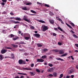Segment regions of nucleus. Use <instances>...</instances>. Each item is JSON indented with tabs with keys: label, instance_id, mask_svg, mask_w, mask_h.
Instances as JSON below:
<instances>
[{
	"label": "nucleus",
	"instance_id": "34",
	"mask_svg": "<svg viewBox=\"0 0 78 78\" xmlns=\"http://www.w3.org/2000/svg\"><path fill=\"white\" fill-rule=\"evenodd\" d=\"M73 36L75 38H78V37L77 36H76L75 34H73Z\"/></svg>",
	"mask_w": 78,
	"mask_h": 78
},
{
	"label": "nucleus",
	"instance_id": "6",
	"mask_svg": "<svg viewBox=\"0 0 78 78\" xmlns=\"http://www.w3.org/2000/svg\"><path fill=\"white\" fill-rule=\"evenodd\" d=\"M34 35L37 38L40 37V35L39 34H34Z\"/></svg>",
	"mask_w": 78,
	"mask_h": 78
},
{
	"label": "nucleus",
	"instance_id": "41",
	"mask_svg": "<svg viewBox=\"0 0 78 78\" xmlns=\"http://www.w3.org/2000/svg\"><path fill=\"white\" fill-rule=\"evenodd\" d=\"M2 14H3V15L6 14H7V12H5V11H4L2 13Z\"/></svg>",
	"mask_w": 78,
	"mask_h": 78
},
{
	"label": "nucleus",
	"instance_id": "12",
	"mask_svg": "<svg viewBox=\"0 0 78 78\" xmlns=\"http://www.w3.org/2000/svg\"><path fill=\"white\" fill-rule=\"evenodd\" d=\"M12 46L14 48H17L18 47V45H15L14 44H12Z\"/></svg>",
	"mask_w": 78,
	"mask_h": 78
},
{
	"label": "nucleus",
	"instance_id": "33",
	"mask_svg": "<svg viewBox=\"0 0 78 78\" xmlns=\"http://www.w3.org/2000/svg\"><path fill=\"white\" fill-rule=\"evenodd\" d=\"M27 2L26 1H23V3L25 5H27Z\"/></svg>",
	"mask_w": 78,
	"mask_h": 78
},
{
	"label": "nucleus",
	"instance_id": "63",
	"mask_svg": "<svg viewBox=\"0 0 78 78\" xmlns=\"http://www.w3.org/2000/svg\"><path fill=\"white\" fill-rule=\"evenodd\" d=\"M15 78H19V76H17L15 77Z\"/></svg>",
	"mask_w": 78,
	"mask_h": 78
},
{
	"label": "nucleus",
	"instance_id": "4",
	"mask_svg": "<svg viewBox=\"0 0 78 78\" xmlns=\"http://www.w3.org/2000/svg\"><path fill=\"white\" fill-rule=\"evenodd\" d=\"M26 35V34H23L24 37V38L25 40H28L29 39H30V37H26L25 36Z\"/></svg>",
	"mask_w": 78,
	"mask_h": 78
},
{
	"label": "nucleus",
	"instance_id": "54",
	"mask_svg": "<svg viewBox=\"0 0 78 78\" xmlns=\"http://www.w3.org/2000/svg\"><path fill=\"white\" fill-rule=\"evenodd\" d=\"M63 74H60V76L62 78V77H63Z\"/></svg>",
	"mask_w": 78,
	"mask_h": 78
},
{
	"label": "nucleus",
	"instance_id": "37",
	"mask_svg": "<svg viewBox=\"0 0 78 78\" xmlns=\"http://www.w3.org/2000/svg\"><path fill=\"white\" fill-rule=\"evenodd\" d=\"M44 6L45 7H49V5L48 4H45L44 5Z\"/></svg>",
	"mask_w": 78,
	"mask_h": 78
},
{
	"label": "nucleus",
	"instance_id": "58",
	"mask_svg": "<svg viewBox=\"0 0 78 78\" xmlns=\"http://www.w3.org/2000/svg\"><path fill=\"white\" fill-rule=\"evenodd\" d=\"M24 76H23V75H22L21 77H20V78H24Z\"/></svg>",
	"mask_w": 78,
	"mask_h": 78
},
{
	"label": "nucleus",
	"instance_id": "9",
	"mask_svg": "<svg viewBox=\"0 0 78 78\" xmlns=\"http://www.w3.org/2000/svg\"><path fill=\"white\" fill-rule=\"evenodd\" d=\"M4 58L3 57V55H2V54L0 55V60H2Z\"/></svg>",
	"mask_w": 78,
	"mask_h": 78
},
{
	"label": "nucleus",
	"instance_id": "61",
	"mask_svg": "<svg viewBox=\"0 0 78 78\" xmlns=\"http://www.w3.org/2000/svg\"><path fill=\"white\" fill-rule=\"evenodd\" d=\"M76 67V69H78V65H77Z\"/></svg>",
	"mask_w": 78,
	"mask_h": 78
},
{
	"label": "nucleus",
	"instance_id": "44",
	"mask_svg": "<svg viewBox=\"0 0 78 78\" xmlns=\"http://www.w3.org/2000/svg\"><path fill=\"white\" fill-rule=\"evenodd\" d=\"M58 44L59 45H62V43L60 42H58Z\"/></svg>",
	"mask_w": 78,
	"mask_h": 78
},
{
	"label": "nucleus",
	"instance_id": "48",
	"mask_svg": "<svg viewBox=\"0 0 78 78\" xmlns=\"http://www.w3.org/2000/svg\"><path fill=\"white\" fill-rule=\"evenodd\" d=\"M7 0H2V2H3L6 3V2Z\"/></svg>",
	"mask_w": 78,
	"mask_h": 78
},
{
	"label": "nucleus",
	"instance_id": "29",
	"mask_svg": "<svg viewBox=\"0 0 78 78\" xmlns=\"http://www.w3.org/2000/svg\"><path fill=\"white\" fill-rule=\"evenodd\" d=\"M19 39V37H16V38H13V41H16V40H17V39Z\"/></svg>",
	"mask_w": 78,
	"mask_h": 78
},
{
	"label": "nucleus",
	"instance_id": "50",
	"mask_svg": "<svg viewBox=\"0 0 78 78\" xmlns=\"http://www.w3.org/2000/svg\"><path fill=\"white\" fill-rule=\"evenodd\" d=\"M50 77H53V75L52 74H50L48 75Z\"/></svg>",
	"mask_w": 78,
	"mask_h": 78
},
{
	"label": "nucleus",
	"instance_id": "45",
	"mask_svg": "<svg viewBox=\"0 0 78 78\" xmlns=\"http://www.w3.org/2000/svg\"><path fill=\"white\" fill-rule=\"evenodd\" d=\"M36 71L38 73H40V70H38V69H36Z\"/></svg>",
	"mask_w": 78,
	"mask_h": 78
},
{
	"label": "nucleus",
	"instance_id": "60",
	"mask_svg": "<svg viewBox=\"0 0 78 78\" xmlns=\"http://www.w3.org/2000/svg\"><path fill=\"white\" fill-rule=\"evenodd\" d=\"M75 46H76V47H77V48H78V44H75Z\"/></svg>",
	"mask_w": 78,
	"mask_h": 78
},
{
	"label": "nucleus",
	"instance_id": "1",
	"mask_svg": "<svg viewBox=\"0 0 78 78\" xmlns=\"http://www.w3.org/2000/svg\"><path fill=\"white\" fill-rule=\"evenodd\" d=\"M48 29V26L44 25L43 27V31H46Z\"/></svg>",
	"mask_w": 78,
	"mask_h": 78
},
{
	"label": "nucleus",
	"instance_id": "32",
	"mask_svg": "<svg viewBox=\"0 0 78 78\" xmlns=\"http://www.w3.org/2000/svg\"><path fill=\"white\" fill-rule=\"evenodd\" d=\"M39 22L40 23H45V22L44 21H43V20H40L39 21Z\"/></svg>",
	"mask_w": 78,
	"mask_h": 78
},
{
	"label": "nucleus",
	"instance_id": "21",
	"mask_svg": "<svg viewBox=\"0 0 78 78\" xmlns=\"http://www.w3.org/2000/svg\"><path fill=\"white\" fill-rule=\"evenodd\" d=\"M56 59L58 60H60L61 61H64V59L60 58H57Z\"/></svg>",
	"mask_w": 78,
	"mask_h": 78
},
{
	"label": "nucleus",
	"instance_id": "23",
	"mask_svg": "<svg viewBox=\"0 0 78 78\" xmlns=\"http://www.w3.org/2000/svg\"><path fill=\"white\" fill-rule=\"evenodd\" d=\"M49 22L52 24H53L54 23V21L53 20H50Z\"/></svg>",
	"mask_w": 78,
	"mask_h": 78
},
{
	"label": "nucleus",
	"instance_id": "13",
	"mask_svg": "<svg viewBox=\"0 0 78 78\" xmlns=\"http://www.w3.org/2000/svg\"><path fill=\"white\" fill-rule=\"evenodd\" d=\"M22 68L24 70H32V69L31 68Z\"/></svg>",
	"mask_w": 78,
	"mask_h": 78
},
{
	"label": "nucleus",
	"instance_id": "11",
	"mask_svg": "<svg viewBox=\"0 0 78 78\" xmlns=\"http://www.w3.org/2000/svg\"><path fill=\"white\" fill-rule=\"evenodd\" d=\"M15 58V54H11V57H10V58L14 59Z\"/></svg>",
	"mask_w": 78,
	"mask_h": 78
},
{
	"label": "nucleus",
	"instance_id": "51",
	"mask_svg": "<svg viewBox=\"0 0 78 78\" xmlns=\"http://www.w3.org/2000/svg\"><path fill=\"white\" fill-rule=\"evenodd\" d=\"M37 5H42V3H40L39 2H37Z\"/></svg>",
	"mask_w": 78,
	"mask_h": 78
},
{
	"label": "nucleus",
	"instance_id": "39",
	"mask_svg": "<svg viewBox=\"0 0 78 78\" xmlns=\"http://www.w3.org/2000/svg\"><path fill=\"white\" fill-rule=\"evenodd\" d=\"M46 55H43V56H42V57H41V58L43 59H44L46 58Z\"/></svg>",
	"mask_w": 78,
	"mask_h": 78
},
{
	"label": "nucleus",
	"instance_id": "7",
	"mask_svg": "<svg viewBox=\"0 0 78 78\" xmlns=\"http://www.w3.org/2000/svg\"><path fill=\"white\" fill-rule=\"evenodd\" d=\"M44 60L42 59H38L37 60V62H43Z\"/></svg>",
	"mask_w": 78,
	"mask_h": 78
},
{
	"label": "nucleus",
	"instance_id": "56",
	"mask_svg": "<svg viewBox=\"0 0 78 78\" xmlns=\"http://www.w3.org/2000/svg\"><path fill=\"white\" fill-rule=\"evenodd\" d=\"M70 32H71L72 33H75V32L73 31L72 30H71Z\"/></svg>",
	"mask_w": 78,
	"mask_h": 78
},
{
	"label": "nucleus",
	"instance_id": "16",
	"mask_svg": "<svg viewBox=\"0 0 78 78\" xmlns=\"http://www.w3.org/2000/svg\"><path fill=\"white\" fill-rule=\"evenodd\" d=\"M14 37H15V35H14L13 34H11V35H9V37L10 38Z\"/></svg>",
	"mask_w": 78,
	"mask_h": 78
},
{
	"label": "nucleus",
	"instance_id": "20",
	"mask_svg": "<svg viewBox=\"0 0 78 78\" xmlns=\"http://www.w3.org/2000/svg\"><path fill=\"white\" fill-rule=\"evenodd\" d=\"M5 48L6 49H12V48L10 47H5Z\"/></svg>",
	"mask_w": 78,
	"mask_h": 78
},
{
	"label": "nucleus",
	"instance_id": "40",
	"mask_svg": "<svg viewBox=\"0 0 78 78\" xmlns=\"http://www.w3.org/2000/svg\"><path fill=\"white\" fill-rule=\"evenodd\" d=\"M58 29L60 30L61 31H62V29L60 27H58Z\"/></svg>",
	"mask_w": 78,
	"mask_h": 78
},
{
	"label": "nucleus",
	"instance_id": "17",
	"mask_svg": "<svg viewBox=\"0 0 78 78\" xmlns=\"http://www.w3.org/2000/svg\"><path fill=\"white\" fill-rule=\"evenodd\" d=\"M23 20H24L26 21V22H28L29 23H30V21L29 20L25 18H23Z\"/></svg>",
	"mask_w": 78,
	"mask_h": 78
},
{
	"label": "nucleus",
	"instance_id": "42",
	"mask_svg": "<svg viewBox=\"0 0 78 78\" xmlns=\"http://www.w3.org/2000/svg\"><path fill=\"white\" fill-rule=\"evenodd\" d=\"M31 12H32V13H34V14H36V12L35 11H34V10H31Z\"/></svg>",
	"mask_w": 78,
	"mask_h": 78
},
{
	"label": "nucleus",
	"instance_id": "36",
	"mask_svg": "<svg viewBox=\"0 0 78 78\" xmlns=\"http://www.w3.org/2000/svg\"><path fill=\"white\" fill-rule=\"evenodd\" d=\"M37 45L38 47H41L42 46V45L41 44H37Z\"/></svg>",
	"mask_w": 78,
	"mask_h": 78
},
{
	"label": "nucleus",
	"instance_id": "47",
	"mask_svg": "<svg viewBox=\"0 0 78 78\" xmlns=\"http://www.w3.org/2000/svg\"><path fill=\"white\" fill-rule=\"evenodd\" d=\"M57 35V34H55V33H53V36H56Z\"/></svg>",
	"mask_w": 78,
	"mask_h": 78
},
{
	"label": "nucleus",
	"instance_id": "46",
	"mask_svg": "<svg viewBox=\"0 0 78 78\" xmlns=\"http://www.w3.org/2000/svg\"><path fill=\"white\" fill-rule=\"evenodd\" d=\"M20 23V22L18 21H16V22H15V23H14L15 24H17V23Z\"/></svg>",
	"mask_w": 78,
	"mask_h": 78
},
{
	"label": "nucleus",
	"instance_id": "38",
	"mask_svg": "<svg viewBox=\"0 0 78 78\" xmlns=\"http://www.w3.org/2000/svg\"><path fill=\"white\" fill-rule=\"evenodd\" d=\"M32 4L31 2H30V3H27V2L26 5H31Z\"/></svg>",
	"mask_w": 78,
	"mask_h": 78
},
{
	"label": "nucleus",
	"instance_id": "2",
	"mask_svg": "<svg viewBox=\"0 0 78 78\" xmlns=\"http://www.w3.org/2000/svg\"><path fill=\"white\" fill-rule=\"evenodd\" d=\"M7 51L6 49H2V50L1 51V53L2 54H5L7 52Z\"/></svg>",
	"mask_w": 78,
	"mask_h": 78
},
{
	"label": "nucleus",
	"instance_id": "59",
	"mask_svg": "<svg viewBox=\"0 0 78 78\" xmlns=\"http://www.w3.org/2000/svg\"><path fill=\"white\" fill-rule=\"evenodd\" d=\"M71 59L73 60H74V58L73 57V56H71Z\"/></svg>",
	"mask_w": 78,
	"mask_h": 78
},
{
	"label": "nucleus",
	"instance_id": "31",
	"mask_svg": "<svg viewBox=\"0 0 78 78\" xmlns=\"http://www.w3.org/2000/svg\"><path fill=\"white\" fill-rule=\"evenodd\" d=\"M50 15L51 16H53L54 15V14L52 12H50L49 13Z\"/></svg>",
	"mask_w": 78,
	"mask_h": 78
},
{
	"label": "nucleus",
	"instance_id": "3",
	"mask_svg": "<svg viewBox=\"0 0 78 78\" xmlns=\"http://www.w3.org/2000/svg\"><path fill=\"white\" fill-rule=\"evenodd\" d=\"M59 54L60 55H63L64 54V50L62 49H61L59 50Z\"/></svg>",
	"mask_w": 78,
	"mask_h": 78
},
{
	"label": "nucleus",
	"instance_id": "35",
	"mask_svg": "<svg viewBox=\"0 0 78 78\" xmlns=\"http://www.w3.org/2000/svg\"><path fill=\"white\" fill-rule=\"evenodd\" d=\"M48 66L51 67H52L53 66V65L51 63H49L48 65Z\"/></svg>",
	"mask_w": 78,
	"mask_h": 78
},
{
	"label": "nucleus",
	"instance_id": "18",
	"mask_svg": "<svg viewBox=\"0 0 78 78\" xmlns=\"http://www.w3.org/2000/svg\"><path fill=\"white\" fill-rule=\"evenodd\" d=\"M48 51V50L46 48H44V49H43V51H44V52H46L47 51Z\"/></svg>",
	"mask_w": 78,
	"mask_h": 78
},
{
	"label": "nucleus",
	"instance_id": "64",
	"mask_svg": "<svg viewBox=\"0 0 78 78\" xmlns=\"http://www.w3.org/2000/svg\"><path fill=\"white\" fill-rule=\"evenodd\" d=\"M69 78V76H67L66 77V78Z\"/></svg>",
	"mask_w": 78,
	"mask_h": 78
},
{
	"label": "nucleus",
	"instance_id": "14",
	"mask_svg": "<svg viewBox=\"0 0 78 78\" xmlns=\"http://www.w3.org/2000/svg\"><path fill=\"white\" fill-rule=\"evenodd\" d=\"M15 20H16L17 21H21V19L20 18H18V17H16L15 18Z\"/></svg>",
	"mask_w": 78,
	"mask_h": 78
},
{
	"label": "nucleus",
	"instance_id": "24",
	"mask_svg": "<svg viewBox=\"0 0 78 78\" xmlns=\"http://www.w3.org/2000/svg\"><path fill=\"white\" fill-rule=\"evenodd\" d=\"M66 24L69 27V28H70L71 29H73V28H72V27H71V26L69 25L68 24H67V23H66Z\"/></svg>",
	"mask_w": 78,
	"mask_h": 78
},
{
	"label": "nucleus",
	"instance_id": "52",
	"mask_svg": "<svg viewBox=\"0 0 78 78\" xmlns=\"http://www.w3.org/2000/svg\"><path fill=\"white\" fill-rule=\"evenodd\" d=\"M61 37L62 38V39H63V38H64V35H61Z\"/></svg>",
	"mask_w": 78,
	"mask_h": 78
},
{
	"label": "nucleus",
	"instance_id": "55",
	"mask_svg": "<svg viewBox=\"0 0 78 78\" xmlns=\"http://www.w3.org/2000/svg\"><path fill=\"white\" fill-rule=\"evenodd\" d=\"M1 4H2V5H5V4L4 2H2V3H1Z\"/></svg>",
	"mask_w": 78,
	"mask_h": 78
},
{
	"label": "nucleus",
	"instance_id": "8",
	"mask_svg": "<svg viewBox=\"0 0 78 78\" xmlns=\"http://www.w3.org/2000/svg\"><path fill=\"white\" fill-rule=\"evenodd\" d=\"M54 69L53 68H52L50 69H48L47 71L48 72H51L53 71Z\"/></svg>",
	"mask_w": 78,
	"mask_h": 78
},
{
	"label": "nucleus",
	"instance_id": "30",
	"mask_svg": "<svg viewBox=\"0 0 78 78\" xmlns=\"http://www.w3.org/2000/svg\"><path fill=\"white\" fill-rule=\"evenodd\" d=\"M22 9L23 10H25V11L27 10V7H23V8H22Z\"/></svg>",
	"mask_w": 78,
	"mask_h": 78
},
{
	"label": "nucleus",
	"instance_id": "62",
	"mask_svg": "<svg viewBox=\"0 0 78 78\" xmlns=\"http://www.w3.org/2000/svg\"><path fill=\"white\" fill-rule=\"evenodd\" d=\"M31 67H33L34 66V64H31Z\"/></svg>",
	"mask_w": 78,
	"mask_h": 78
},
{
	"label": "nucleus",
	"instance_id": "15",
	"mask_svg": "<svg viewBox=\"0 0 78 78\" xmlns=\"http://www.w3.org/2000/svg\"><path fill=\"white\" fill-rule=\"evenodd\" d=\"M52 51L55 52H58L59 51V50L58 49H53Z\"/></svg>",
	"mask_w": 78,
	"mask_h": 78
},
{
	"label": "nucleus",
	"instance_id": "53",
	"mask_svg": "<svg viewBox=\"0 0 78 78\" xmlns=\"http://www.w3.org/2000/svg\"><path fill=\"white\" fill-rule=\"evenodd\" d=\"M64 55V56H66L67 55V53H65L63 54Z\"/></svg>",
	"mask_w": 78,
	"mask_h": 78
},
{
	"label": "nucleus",
	"instance_id": "28",
	"mask_svg": "<svg viewBox=\"0 0 78 78\" xmlns=\"http://www.w3.org/2000/svg\"><path fill=\"white\" fill-rule=\"evenodd\" d=\"M19 44H25V43L24 41H21L19 42Z\"/></svg>",
	"mask_w": 78,
	"mask_h": 78
},
{
	"label": "nucleus",
	"instance_id": "5",
	"mask_svg": "<svg viewBox=\"0 0 78 78\" xmlns=\"http://www.w3.org/2000/svg\"><path fill=\"white\" fill-rule=\"evenodd\" d=\"M73 72H74V70L72 69H70L68 71V73L69 74H70L73 73Z\"/></svg>",
	"mask_w": 78,
	"mask_h": 78
},
{
	"label": "nucleus",
	"instance_id": "22",
	"mask_svg": "<svg viewBox=\"0 0 78 78\" xmlns=\"http://www.w3.org/2000/svg\"><path fill=\"white\" fill-rule=\"evenodd\" d=\"M30 74L32 76H34L35 74V73H34L33 72H31L30 73Z\"/></svg>",
	"mask_w": 78,
	"mask_h": 78
},
{
	"label": "nucleus",
	"instance_id": "25",
	"mask_svg": "<svg viewBox=\"0 0 78 78\" xmlns=\"http://www.w3.org/2000/svg\"><path fill=\"white\" fill-rule=\"evenodd\" d=\"M57 74L56 72H54L53 73V75L55 76L56 77L57 76Z\"/></svg>",
	"mask_w": 78,
	"mask_h": 78
},
{
	"label": "nucleus",
	"instance_id": "19",
	"mask_svg": "<svg viewBox=\"0 0 78 78\" xmlns=\"http://www.w3.org/2000/svg\"><path fill=\"white\" fill-rule=\"evenodd\" d=\"M23 60L20 59L19 61V63L20 64L22 65Z\"/></svg>",
	"mask_w": 78,
	"mask_h": 78
},
{
	"label": "nucleus",
	"instance_id": "43",
	"mask_svg": "<svg viewBox=\"0 0 78 78\" xmlns=\"http://www.w3.org/2000/svg\"><path fill=\"white\" fill-rule=\"evenodd\" d=\"M10 22L11 23H15V21L14 20H12L10 21Z\"/></svg>",
	"mask_w": 78,
	"mask_h": 78
},
{
	"label": "nucleus",
	"instance_id": "49",
	"mask_svg": "<svg viewBox=\"0 0 78 78\" xmlns=\"http://www.w3.org/2000/svg\"><path fill=\"white\" fill-rule=\"evenodd\" d=\"M30 28L32 29H34L35 28L34 27H33V26H31V27H30Z\"/></svg>",
	"mask_w": 78,
	"mask_h": 78
},
{
	"label": "nucleus",
	"instance_id": "57",
	"mask_svg": "<svg viewBox=\"0 0 78 78\" xmlns=\"http://www.w3.org/2000/svg\"><path fill=\"white\" fill-rule=\"evenodd\" d=\"M56 19L57 20H59L60 19L58 17H56Z\"/></svg>",
	"mask_w": 78,
	"mask_h": 78
},
{
	"label": "nucleus",
	"instance_id": "10",
	"mask_svg": "<svg viewBox=\"0 0 78 78\" xmlns=\"http://www.w3.org/2000/svg\"><path fill=\"white\" fill-rule=\"evenodd\" d=\"M17 74H20V75H24L25 76H27V74H26V73H18Z\"/></svg>",
	"mask_w": 78,
	"mask_h": 78
},
{
	"label": "nucleus",
	"instance_id": "26",
	"mask_svg": "<svg viewBox=\"0 0 78 78\" xmlns=\"http://www.w3.org/2000/svg\"><path fill=\"white\" fill-rule=\"evenodd\" d=\"M69 23H70V24H71V25L73 26V27H75V25L73 23H72L71 22H70Z\"/></svg>",
	"mask_w": 78,
	"mask_h": 78
},
{
	"label": "nucleus",
	"instance_id": "27",
	"mask_svg": "<svg viewBox=\"0 0 78 78\" xmlns=\"http://www.w3.org/2000/svg\"><path fill=\"white\" fill-rule=\"evenodd\" d=\"M26 64V62L25 61L22 60V64L25 65Z\"/></svg>",
	"mask_w": 78,
	"mask_h": 78
}]
</instances>
